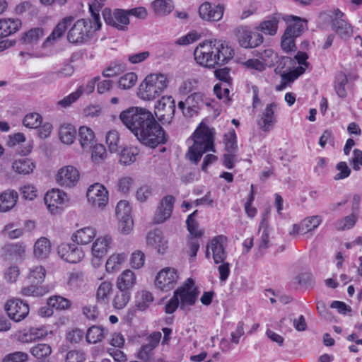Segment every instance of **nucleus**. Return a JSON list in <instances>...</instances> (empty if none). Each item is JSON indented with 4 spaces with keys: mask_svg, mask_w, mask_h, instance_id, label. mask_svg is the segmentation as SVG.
Segmentation results:
<instances>
[{
    "mask_svg": "<svg viewBox=\"0 0 362 362\" xmlns=\"http://www.w3.org/2000/svg\"><path fill=\"white\" fill-rule=\"evenodd\" d=\"M146 243L160 254H164L168 249V241L159 230L150 231L146 237Z\"/></svg>",
    "mask_w": 362,
    "mask_h": 362,
    "instance_id": "aec40b11",
    "label": "nucleus"
},
{
    "mask_svg": "<svg viewBox=\"0 0 362 362\" xmlns=\"http://www.w3.org/2000/svg\"><path fill=\"white\" fill-rule=\"evenodd\" d=\"M321 222L322 218L319 216L308 217L303 220L298 228L305 230L306 233L317 228Z\"/></svg>",
    "mask_w": 362,
    "mask_h": 362,
    "instance_id": "49530a36",
    "label": "nucleus"
},
{
    "mask_svg": "<svg viewBox=\"0 0 362 362\" xmlns=\"http://www.w3.org/2000/svg\"><path fill=\"white\" fill-rule=\"evenodd\" d=\"M21 27L18 18H4L0 20V37H5L16 33Z\"/></svg>",
    "mask_w": 362,
    "mask_h": 362,
    "instance_id": "bb28decb",
    "label": "nucleus"
},
{
    "mask_svg": "<svg viewBox=\"0 0 362 362\" xmlns=\"http://www.w3.org/2000/svg\"><path fill=\"white\" fill-rule=\"evenodd\" d=\"M28 359V355L23 351H16L6 355L2 362H24Z\"/></svg>",
    "mask_w": 362,
    "mask_h": 362,
    "instance_id": "13d9d810",
    "label": "nucleus"
},
{
    "mask_svg": "<svg viewBox=\"0 0 362 362\" xmlns=\"http://www.w3.org/2000/svg\"><path fill=\"white\" fill-rule=\"evenodd\" d=\"M18 193L14 190L5 191L0 194V212L12 209L18 200Z\"/></svg>",
    "mask_w": 362,
    "mask_h": 362,
    "instance_id": "c85d7f7f",
    "label": "nucleus"
},
{
    "mask_svg": "<svg viewBox=\"0 0 362 362\" xmlns=\"http://www.w3.org/2000/svg\"><path fill=\"white\" fill-rule=\"evenodd\" d=\"M238 44L245 49H252L263 43L264 37L259 32H253L247 26L238 27L235 30Z\"/></svg>",
    "mask_w": 362,
    "mask_h": 362,
    "instance_id": "6e6552de",
    "label": "nucleus"
},
{
    "mask_svg": "<svg viewBox=\"0 0 362 362\" xmlns=\"http://www.w3.org/2000/svg\"><path fill=\"white\" fill-rule=\"evenodd\" d=\"M42 118L40 114L33 112L25 116L23 120V124L26 127L35 129L40 127L42 123Z\"/></svg>",
    "mask_w": 362,
    "mask_h": 362,
    "instance_id": "3c124183",
    "label": "nucleus"
},
{
    "mask_svg": "<svg viewBox=\"0 0 362 362\" xmlns=\"http://www.w3.org/2000/svg\"><path fill=\"white\" fill-rule=\"evenodd\" d=\"M194 144L189 147L186 156L193 163L197 164L206 151L214 148V131L205 124H200L193 134Z\"/></svg>",
    "mask_w": 362,
    "mask_h": 362,
    "instance_id": "7ed1b4c3",
    "label": "nucleus"
},
{
    "mask_svg": "<svg viewBox=\"0 0 362 362\" xmlns=\"http://www.w3.org/2000/svg\"><path fill=\"white\" fill-rule=\"evenodd\" d=\"M93 130L87 127H81L78 130V140L83 149L90 148L94 141Z\"/></svg>",
    "mask_w": 362,
    "mask_h": 362,
    "instance_id": "f704fd0d",
    "label": "nucleus"
},
{
    "mask_svg": "<svg viewBox=\"0 0 362 362\" xmlns=\"http://www.w3.org/2000/svg\"><path fill=\"white\" fill-rule=\"evenodd\" d=\"M112 243V238L109 235L98 238L92 246L93 256L100 260L107 252Z\"/></svg>",
    "mask_w": 362,
    "mask_h": 362,
    "instance_id": "5701e85b",
    "label": "nucleus"
},
{
    "mask_svg": "<svg viewBox=\"0 0 362 362\" xmlns=\"http://www.w3.org/2000/svg\"><path fill=\"white\" fill-rule=\"evenodd\" d=\"M76 133V131L74 127L68 124L62 125L59 131L61 141L66 144H71L74 142Z\"/></svg>",
    "mask_w": 362,
    "mask_h": 362,
    "instance_id": "4c0bfd02",
    "label": "nucleus"
},
{
    "mask_svg": "<svg viewBox=\"0 0 362 362\" xmlns=\"http://www.w3.org/2000/svg\"><path fill=\"white\" fill-rule=\"evenodd\" d=\"M130 299V292L127 291H119L113 299V306L116 309H123Z\"/></svg>",
    "mask_w": 362,
    "mask_h": 362,
    "instance_id": "09e8293b",
    "label": "nucleus"
},
{
    "mask_svg": "<svg viewBox=\"0 0 362 362\" xmlns=\"http://www.w3.org/2000/svg\"><path fill=\"white\" fill-rule=\"evenodd\" d=\"M187 115L192 117L204 104L203 95L200 93H194L186 98Z\"/></svg>",
    "mask_w": 362,
    "mask_h": 362,
    "instance_id": "72a5a7b5",
    "label": "nucleus"
},
{
    "mask_svg": "<svg viewBox=\"0 0 362 362\" xmlns=\"http://www.w3.org/2000/svg\"><path fill=\"white\" fill-rule=\"evenodd\" d=\"M106 156V150L102 144H96L92 151V159L95 163L102 161Z\"/></svg>",
    "mask_w": 362,
    "mask_h": 362,
    "instance_id": "0e129e2a",
    "label": "nucleus"
},
{
    "mask_svg": "<svg viewBox=\"0 0 362 362\" xmlns=\"http://www.w3.org/2000/svg\"><path fill=\"white\" fill-rule=\"evenodd\" d=\"M119 119L143 144L155 148L165 143L164 130L148 110L132 107L122 111Z\"/></svg>",
    "mask_w": 362,
    "mask_h": 362,
    "instance_id": "f257e3e1",
    "label": "nucleus"
},
{
    "mask_svg": "<svg viewBox=\"0 0 362 362\" xmlns=\"http://www.w3.org/2000/svg\"><path fill=\"white\" fill-rule=\"evenodd\" d=\"M224 5H212L210 2L206 1L202 4L199 8L200 18L207 21H218L223 15Z\"/></svg>",
    "mask_w": 362,
    "mask_h": 362,
    "instance_id": "a211bd4d",
    "label": "nucleus"
},
{
    "mask_svg": "<svg viewBox=\"0 0 362 362\" xmlns=\"http://www.w3.org/2000/svg\"><path fill=\"white\" fill-rule=\"evenodd\" d=\"M50 252V243L46 238H40L34 245V255L39 259H45Z\"/></svg>",
    "mask_w": 362,
    "mask_h": 362,
    "instance_id": "c9c22d12",
    "label": "nucleus"
},
{
    "mask_svg": "<svg viewBox=\"0 0 362 362\" xmlns=\"http://www.w3.org/2000/svg\"><path fill=\"white\" fill-rule=\"evenodd\" d=\"M44 200L48 210L52 214H57L62 206L68 202V197L63 191L53 189L45 194Z\"/></svg>",
    "mask_w": 362,
    "mask_h": 362,
    "instance_id": "2eb2a0df",
    "label": "nucleus"
},
{
    "mask_svg": "<svg viewBox=\"0 0 362 362\" xmlns=\"http://www.w3.org/2000/svg\"><path fill=\"white\" fill-rule=\"evenodd\" d=\"M6 255L11 257H18L25 252V247L22 244H8L4 247Z\"/></svg>",
    "mask_w": 362,
    "mask_h": 362,
    "instance_id": "8fccbe9b",
    "label": "nucleus"
},
{
    "mask_svg": "<svg viewBox=\"0 0 362 362\" xmlns=\"http://www.w3.org/2000/svg\"><path fill=\"white\" fill-rule=\"evenodd\" d=\"M80 173L74 165L63 166L56 175L57 183L64 188H72L79 182Z\"/></svg>",
    "mask_w": 362,
    "mask_h": 362,
    "instance_id": "9b49d317",
    "label": "nucleus"
},
{
    "mask_svg": "<svg viewBox=\"0 0 362 362\" xmlns=\"http://www.w3.org/2000/svg\"><path fill=\"white\" fill-rule=\"evenodd\" d=\"M137 76L133 72L127 73L120 77L118 81L119 88L129 89L134 86L136 82Z\"/></svg>",
    "mask_w": 362,
    "mask_h": 362,
    "instance_id": "5fc2aeb1",
    "label": "nucleus"
},
{
    "mask_svg": "<svg viewBox=\"0 0 362 362\" xmlns=\"http://www.w3.org/2000/svg\"><path fill=\"white\" fill-rule=\"evenodd\" d=\"M83 93V86H80L75 92L69 94V95L64 97L62 100H59L58 104L63 107H66L74 103L82 95Z\"/></svg>",
    "mask_w": 362,
    "mask_h": 362,
    "instance_id": "6e6d98bb",
    "label": "nucleus"
},
{
    "mask_svg": "<svg viewBox=\"0 0 362 362\" xmlns=\"http://www.w3.org/2000/svg\"><path fill=\"white\" fill-rule=\"evenodd\" d=\"M145 261V255L141 251H136L132 253L130 264L134 269H139L144 266Z\"/></svg>",
    "mask_w": 362,
    "mask_h": 362,
    "instance_id": "e2e57ef3",
    "label": "nucleus"
},
{
    "mask_svg": "<svg viewBox=\"0 0 362 362\" xmlns=\"http://www.w3.org/2000/svg\"><path fill=\"white\" fill-rule=\"evenodd\" d=\"M174 202L175 198L171 195H168L162 199L160 207L154 218L156 223H163L171 216Z\"/></svg>",
    "mask_w": 362,
    "mask_h": 362,
    "instance_id": "4be33fe9",
    "label": "nucleus"
},
{
    "mask_svg": "<svg viewBox=\"0 0 362 362\" xmlns=\"http://www.w3.org/2000/svg\"><path fill=\"white\" fill-rule=\"evenodd\" d=\"M4 309L9 318L18 322L24 320L29 314V305L19 299L7 300Z\"/></svg>",
    "mask_w": 362,
    "mask_h": 362,
    "instance_id": "ddd939ff",
    "label": "nucleus"
},
{
    "mask_svg": "<svg viewBox=\"0 0 362 362\" xmlns=\"http://www.w3.org/2000/svg\"><path fill=\"white\" fill-rule=\"evenodd\" d=\"M332 29L342 39H348L353 34V28L344 18H334L332 23Z\"/></svg>",
    "mask_w": 362,
    "mask_h": 362,
    "instance_id": "7c9ffc66",
    "label": "nucleus"
},
{
    "mask_svg": "<svg viewBox=\"0 0 362 362\" xmlns=\"http://www.w3.org/2000/svg\"><path fill=\"white\" fill-rule=\"evenodd\" d=\"M348 83L346 75L344 72H339L335 78L334 89L339 97L344 98L346 96L345 86Z\"/></svg>",
    "mask_w": 362,
    "mask_h": 362,
    "instance_id": "79ce46f5",
    "label": "nucleus"
},
{
    "mask_svg": "<svg viewBox=\"0 0 362 362\" xmlns=\"http://www.w3.org/2000/svg\"><path fill=\"white\" fill-rule=\"evenodd\" d=\"M83 336L84 334L81 329L75 328L67 332L66 338L69 342L76 344L83 339Z\"/></svg>",
    "mask_w": 362,
    "mask_h": 362,
    "instance_id": "774afa93",
    "label": "nucleus"
},
{
    "mask_svg": "<svg viewBox=\"0 0 362 362\" xmlns=\"http://www.w3.org/2000/svg\"><path fill=\"white\" fill-rule=\"evenodd\" d=\"M105 22L119 30H127L129 18L127 10L116 8L113 12L110 8H105L102 12Z\"/></svg>",
    "mask_w": 362,
    "mask_h": 362,
    "instance_id": "1a4fd4ad",
    "label": "nucleus"
},
{
    "mask_svg": "<svg viewBox=\"0 0 362 362\" xmlns=\"http://www.w3.org/2000/svg\"><path fill=\"white\" fill-rule=\"evenodd\" d=\"M59 257L67 262H79L84 257L81 247L74 244L62 243L57 248Z\"/></svg>",
    "mask_w": 362,
    "mask_h": 362,
    "instance_id": "f3484780",
    "label": "nucleus"
},
{
    "mask_svg": "<svg viewBox=\"0 0 362 362\" xmlns=\"http://www.w3.org/2000/svg\"><path fill=\"white\" fill-rule=\"evenodd\" d=\"M276 107V104L272 103L266 106L265 110L262 112L260 119L257 121V124L260 129L265 132H269L276 122L274 117V109Z\"/></svg>",
    "mask_w": 362,
    "mask_h": 362,
    "instance_id": "412c9836",
    "label": "nucleus"
},
{
    "mask_svg": "<svg viewBox=\"0 0 362 362\" xmlns=\"http://www.w3.org/2000/svg\"><path fill=\"white\" fill-rule=\"evenodd\" d=\"M225 149L228 153H234L237 148L236 134L234 129H231L224 135Z\"/></svg>",
    "mask_w": 362,
    "mask_h": 362,
    "instance_id": "864d4df0",
    "label": "nucleus"
},
{
    "mask_svg": "<svg viewBox=\"0 0 362 362\" xmlns=\"http://www.w3.org/2000/svg\"><path fill=\"white\" fill-rule=\"evenodd\" d=\"M132 209L128 202L119 201L115 208V214L117 219L124 218L131 216Z\"/></svg>",
    "mask_w": 362,
    "mask_h": 362,
    "instance_id": "603ef678",
    "label": "nucleus"
},
{
    "mask_svg": "<svg viewBox=\"0 0 362 362\" xmlns=\"http://www.w3.org/2000/svg\"><path fill=\"white\" fill-rule=\"evenodd\" d=\"M136 283L135 274L130 269L123 271L117 277V288L119 291H129Z\"/></svg>",
    "mask_w": 362,
    "mask_h": 362,
    "instance_id": "a878e982",
    "label": "nucleus"
},
{
    "mask_svg": "<svg viewBox=\"0 0 362 362\" xmlns=\"http://www.w3.org/2000/svg\"><path fill=\"white\" fill-rule=\"evenodd\" d=\"M139 151L136 147L130 146L124 148L119 154L120 163L128 165L136 160V156L139 155Z\"/></svg>",
    "mask_w": 362,
    "mask_h": 362,
    "instance_id": "e433bc0d",
    "label": "nucleus"
},
{
    "mask_svg": "<svg viewBox=\"0 0 362 362\" xmlns=\"http://www.w3.org/2000/svg\"><path fill=\"white\" fill-rule=\"evenodd\" d=\"M153 13L158 16H167L174 8L172 0H154L151 4Z\"/></svg>",
    "mask_w": 362,
    "mask_h": 362,
    "instance_id": "473e14b6",
    "label": "nucleus"
},
{
    "mask_svg": "<svg viewBox=\"0 0 362 362\" xmlns=\"http://www.w3.org/2000/svg\"><path fill=\"white\" fill-rule=\"evenodd\" d=\"M152 194V189L150 186L143 185L136 192V197L140 202H146Z\"/></svg>",
    "mask_w": 362,
    "mask_h": 362,
    "instance_id": "338daca9",
    "label": "nucleus"
},
{
    "mask_svg": "<svg viewBox=\"0 0 362 362\" xmlns=\"http://www.w3.org/2000/svg\"><path fill=\"white\" fill-rule=\"evenodd\" d=\"M74 18L73 16H66L63 18L54 27L51 34L47 37V42H55L62 38L69 26H71Z\"/></svg>",
    "mask_w": 362,
    "mask_h": 362,
    "instance_id": "393cba45",
    "label": "nucleus"
},
{
    "mask_svg": "<svg viewBox=\"0 0 362 362\" xmlns=\"http://www.w3.org/2000/svg\"><path fill=\"white\" fill-rule=\"evenodd\" d=\"M95 234V230L93 228L85 227L74 233L72 235L71 239L77 244L86 245L93 240Z\"/></svg>",
    "mask_w": 362,
    "mask_h": 362,
    "instance_id": "c756f323",
    "label": "nucleus"
},
{
    "mask_svg": "<svg viewBox=\"0 0 362 362\" xmlns=\"http://www.w3.org/2000/svg\"><path fill=\"white\" fill-rule=\"evenodd\" d=\"M156 115L163 124H170L175 112V101L172 96H163L155 105Z\"/></svg>",
    "mask_w": 362,
    "mask_h": 362,
    "instance_id": "9d476101",
    "label": "nucleus"
},
{
    "mask_svg": "<svg viewBox=\"0 0 362 362\" xmlns=\"http://www.w3.org/2000/svg\"><path fill=\"white\" fill-rule=\"evenodd\" d=\"M174 293H177L180 309L185 311L190 310V307L195 303L199 295L192 279H187L184 285L177 288Z\"/></svg>",
    "mask_w": 362,
    "mask_h": 362,
    "instance_id": "423d86ee",
    "label": "nucleus"
},
{
    "mask_svg": "<svg viewBox=\"0 0 362 362\" xmlns=\"http://www.w3.org/2000/svg\"><path fill=\"white\" fill-rule=\"evenodd\" d=\"M153 297L151 292L141 291L136 296V305L140 310H145L153 302Z\"/></svg>",
    "mask_w": 362,
    "mask_h": 362,
    "instance_id": "c03bdc74",
    "label": "nucleus"
},
{
    "mask_svg": "<svg viewBox=\"0 0 362 362\" xmlns=\"http://www.w3.org/2000/svg\"><path fill=\"white\" fill-rule=\"evenodd\" d=\"M126 258L127 255L124 253L112 255L106 262V270L108 272H112L117 270Z\"/></svg>",
    "mask_w": 362,
    "mask_h": 362,
    "instance_id": "ea45409f",
    "label": "nucleus"
},
{
    "mask_svg": "<svg viewBox=\"0 0 362 362\" xmlns=\"http://www.w3.org/2000/svg\"><path fill=\"white\" fill-rule=\"evenodd\" d=\"M106 332L105 329L99 326H92L88 329L86 334V340L90 344H95L103 340Z\"/></svg>",
    "mask_w": 362,
    "mask_h": 362,
    "instance_id": "58836bf2",
    "label": "nucleus"
},
{
    "mask_svg": "<svg viewBox=\"0 0 362 362\" xmlns=\"http://www.w3.org/2000/svg\"><path fill=\"white\" fill-rule=\"evenodd\" d=\"M52 352V347L47 344H37L30 349V353L37 362H49V357Z\"/></svg>",
    "mask_w": 362,
    "mask_h": 362,
    "instance_id": "cd10ccee",
    "label": "nucleus"
},
{
    "mask_svg": "<svg viewBox=\"0 0 362 362\" xmlns=\"http://www.w3.org/2000/svg\"><path fill=\"white\" fill-rule=\"evenodd\" d=\"M234 49L228 42L219 40H206L196 47L194 52L195 61L206 67L224 64L234 56Z\"/></svg>",
    "mask_w": 362,
    "mask_h": 362,
    "instance_id": "f03ea898",
    "label": "nucleus"
},
{
    "mask_svg": "<svg viewBox=\"0 0 362 362\" xmlns=\"http://www.w3.org/2000/svg\"><path fill=\"white\" fill-rule=\"evenodd\" d=\"M356 223V218L354 216H347L344 219L338 221L336 224V228L339 230L351 228Z\"/></svg>",
    "mask_w": 362,
    "mask_h": 362,
    "instance_id": "69168bd1",
    "label": "nucleus"
},
{
    "mask_svg": "<svg viewBox=\"0 0 362 362\" xmlns=\"http://www.w3.org/2000/svg\"><path fill=\"white\" fill-rule=\"evenodd\" d=\"M227 243V238L224 235H218L214 237L209 245L207 246L206 256H209V248H211L213 255V259L216 264L222 263L226 258L225 247Z\"/></svg>",
    "mask_w": 362,
    "mask_h": 362,
    "instance_id": "dca6fc26",
    "label": "nucleus"
},
{
    "mask_svg": "<svg viewBox=\"0 0 362 362\" xmlns=\"http://www.w3.org/2000/svg\"><path fill=\"white\" fill-rule=\"evenodd\" d=\"M279 17L274 15L269 16L267 19L262 21L256 28L255 30L258 32H262L265 35L274 36L277 33Z\"/></svg>",
    "mask_w": 362,
    "mask_h": 362,
    "instance_id": "b1692460",
    "label": "nucleus"
},
{
    "mask_svg": "<svg viewBox=\"0 0 362 362\" xmlns=\"http://www.w3.org/2000/svg\"><path fill=\"white\" fill-rule=\"evenodd\" d=\"M12 168L18 174L28 175L33 171L35 164L30 158H22L15 160L12 163Z\"/></svg>",
    "mask_w": 362,
    "mask_h": 362,
    "instance_id": "2f4dec72",
    "label": "nucleus"
},
{
    "mask_svg": "<svg viewBox=\"0 0 362 362\" xmlns=\"http://www.w3.org/2000/svg\"><path fill=\"white\" fill-rule=\"evenodd\" d=\"M286 21L288 25L281 37V47L286 52H294L296 50L295 40L303 30V22L294 16H289Z\"/></svg>",
    "mask_w": 362,
    "mask_h": 362,
    "instance_id": "39448f33",
    "label": "nucleus"
},
{
    "mask_svg": "<svg viewBox=\"0 0 362 362\" xmlns=\"http://www.w3.org/2000/svg\"><path fill=\"white\" fill-rule=\"evenodd\" d=\"M336 169L339 171L334 177V180H343L348 177L351 174V169L346 162L341 161L337 164Z\"/></svg>",
    "mask_w": 362,
    "mask_h": 362,
    "instance_id": "4d7b16f0",
    "label": "nucleus"
},
{
    "mask_svg": "<svg viewBox=\"0 0 362 362\" xmlns=\"http://www.w3.org/2000/svg\"><path fill=\"white\" fill-rule=\"evenodd\" d=\"M155 347L156 343L144 344L138 353V358L143 361H148L152 356V351Z\"/></svg>",
    "mask_w": 362,
    "mask_h": 362,
    "instance_id": "680f3d73",
    "label": "nucleus"
},
{
    "mask_svg": "<svg viewBox=\"0 0 362 362\" xmlns=\"http://www.w3.org/2000/svg\"><path fill=\"white\" fill-rule=\"evenodd\" d=\"M86 195L89 203L95 208L103 209L109 201L107 189L100 183L90 185Z\"/></svg>",
    "mask_w": 362,
    "mask_h": 362,
    "instance_id": "f8f14e48",
    "label": "nucleus"
},
{
    "mask_svg": "<svg viewBox=\"0 0 362 362\" xmlns=\"http://www.w3.org/2000/svg\"><path fill=\"white\" fill-rule=\"evenodd\" d=\"M168 83V77L165 74H150L140 85L139 94L144 100H152L163 92Z\"/></svg>",
    "mask_w": 362,
    "mask_h": 362,
    "instance_id": "20e7f679",
    "label": "nucleus"
},
{
    "mask_svg": "<svg viewBox=\"0 0 362 362\" xmlns=\"http://www.w3.org/2000/svg\"><path fill=\"white\" fill-rule=\"evenodd\" d=\"M86 360V354L81 350L69 351L66 355V362H83Z\"/></svg>",
    "mask_w": 362,
    "mask_h": 362,
    "instance_id": "052dcab7",
    "label": "nucleus"
},
{
    "mask_svg": "<svg viewBox=\"0 0 362 362\" xmlns=\"http://www.w3.org/2000/svg\"><path fill=\"white\" fill-rule=\"evenodd\" d=\"M90 30V22L85 19L78 20L68 30L67 40L76 45L84 43L89 39Z\"/></svg>",
    "mask_w": 362,
    "mask_h": 362,
    "instance_id": "0eeeda50",
    "label": "nucleus"
},
{
    "mask_svg": "<svg viewBox=\"0 0 362 362\" xmlns=\"http://www.w3.org/2000/svg\"><path fill=\"white\" fill-rule=\"evenodd\" d=\"M43 36V30L41 28L31 29L25 33L23 40L25 43H32L38 40V39Z\"/></svg>",
    "mask_w": 362,
    "mask_h": 362,
    "instance_id": "bf43d9fd",
    "label": "nucleus"
},
{
    "mask_svg": "<svg viewBox=\"0 0 362 362\" xmlns=\"http://www.w3.org/2000/svg\"><path fill=\"white\" fill-rule=\"evenodd\" d=\"M177 279V270L174 268L166 267L161 269L157 274L155 285L163 291H168L175 288Z\"/></svg>",
    "mask_w": 362,
    "mask_h": 362,
    "instance_id": "4468645a",
    "label": "nucleus"
},
{
    "mask_svg": "<svg viewBox=\"0 0 362 362\" xmlns=\"http://www.w3.org/2000/svg\"><path fill=\"white\" fill-rule=\"evenodd\" d=\"M48 305L57 310H66L71 307V302L66 298L60 296H53L48 299Z\"/></svg>",
    "mask_w": 362,
    "mask_h": 362,
    "instance_id": "de8ad7c7",
    "label": "nucleus"
},
{
    "mask_svg": "<svg viewBox=\"0 0 362 362\" xmlns=\"http://www.w3.org/2000/svg\"><path fill=\"white\" fill-rule=\"evenodd\" d=\"M105 141L110 153L118 152L120 139L119 133L116 130H110L107 133Z\"/></svg>",
    "mask_w": 362,
    "mask_h": 362,
    "instance_id": "a19ab883",
    "label": "nucleus"
},
{
    "mask_svg": "<svg viewBox=\"0 0 362 362\" xmlns=\"http://www.w3.org/2000/svg\"><path fill=\"white\" fill-rule=\"evenodd\" d=\"M112 290V284L111 282H102L97 290V300L100 303H106L108 300L109 295L111 293Z\"/></svg>",
    "mask_w": 362,
    "mask_h": 362,
    "instance_id": "a18cd8bd",
    "label": "nucleus"
},
{
    "mask_svg": "<svg viewBox=\"0 0 362 362\" xmlns=\"http://www.w3.org/2000/svg\"><path fill=\"white\" fill-rule=\"evenodd\" d=\"M45 275L46 271L42 266H33L30 269L28 279L33 284H38L44 281Z\"/></svg>",
    "mask_w": 362,
    "mask_h": 362,
    "instance_id": "37998d69",
    "label": "nucleus"
},
{
    "mask_svg": "<svg viewBox=\"0 0 362 362\" xmlns=\"http://www.w3.org/2000/svg\"><path fill=\"white\" fill-rule=\"evenodd\" d=\"M47 334L48 330L45 326L32 327L20 332L18 334L17 339L21 343H31L45 338Z\"/></svg>",
    "mask_w": 362,
    "mask_h": 362,
    "instance_id": "6ab92c4d",
    "label": "nucleus"
}]
</instances>
